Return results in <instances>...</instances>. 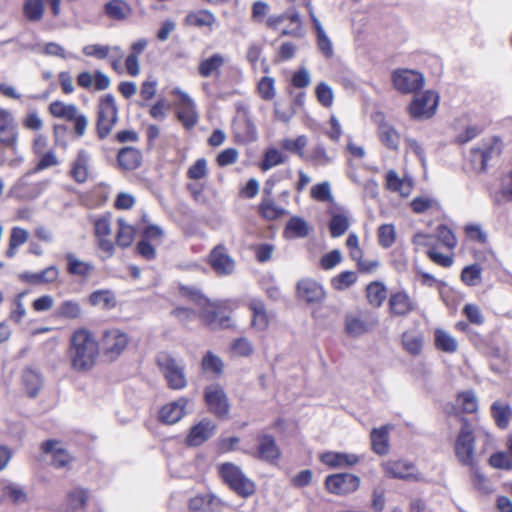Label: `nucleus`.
I'll return each instance as SVG.
<instances>
[{
    "label": "nucleus",
    "instance_id": "nucleus-1",
    "mask_svg": "<svg viewBox=\"0 0 512 512\" xmlns=\"http://www.w3.org/2000/svg\"><path fill=\"white\" fill-rule=\"evenodd\" d=\"M99 354V344L87 329L76 330L70 339L69 359L73 370L85 372L90 370Z\"/></svg>",
    "mask_w": 512,
    "mask_h": 512
},
{
    "label": "nucleus",
    "instance_id": "nucleus-2",
    "mask_svg": "<svg viewBox=\"0 0 512 512\" xmlns=\"http://www.w3.org/2000/svg\"><path fill=\"white\" fill-rule=\"evenodd\" d=\"M156 363L170 389L183 390L187 387L188 381L185 373V364L182 359L163 351L157 355Z\"/></svg>",
    "mask_w": 512,
    "mask_h": 512
},
{
    "label": "nucleus",
    "instance_id": "nucleus-3",
    "mask_svg": "<svg viewBox=\"0 0 512 512\" xmlns=\"http://www.w3.org/2000/svg\"><path fill=\"white\" fill-rule=\"evenodd\" d=\"M461 421L462 427L454 445L456 458L461 465L469 467L476 477L483 479L476 468L473 429L467 419L461 418Z\"/></svg>",
    "mask_w": 512,
    "mask_h": 512
},
{
    "label": "nucleus",
    "instance_id": "nucleus-4",
    "mask_svg": "<svg viewBox=\"0 0 512 512\" xmlns=\"http://www.w3.org/2000/svg\"><path fill=\"white\" fill-rule=\"evenodd\" d=\"M378 324V315L369 311L349 312L344 317V331L352 338H359L373 331Z\"/></svg>",
    "mask_w": 512,
    "mask_h": 512
},
{
    "label": "nucleus",
    "instance_id": "nucleus-5",
    "mask_svg": "<svg viewBox=\"0 0 512 512\" xmlns=\"http://www.w3.org/2000/svg\"><path fill=\"white\" fill-rule=\"evenodd\" d=\"M219 474L223 481L238 495L246 498L254 494V482L247 478L238 466L232 463H224L219 467Z\"/></svg>",
    "mask_w": 512,
    "mask_h": 512
},
{
    "label": "nucleus",
    "instance_id": "nucleus-6",
    "mask_svg": "<svg viewBox=\"0 0 512 512\" xmlns=\"http://www.w3.org/2000/svg\"><path fill=\"white\" fill-rule=\"evenodd\" d=\"M118 121V108L112 94L101 97L97 113V135L105 139Z\"/></svg>",
    "mask_w": 512,
    "mask_h": 512
},
{
    "label": "nucleus",
    "instance_id": "nucleus-7",
    "mask_svg": "<svg viewBox=\"0 0 512 512\" xmlns=\"http://www.w3.org/2000/svg\"><path fill=\"white\" fill-rule=\"evenodd\" d=\"M49 112L55 118L64 119L74 123V132L78 137L84 136L87 126V117L80 113L76 105L54 101L49 105Z\"/></svg>",
    "mask_w": 512,
    "mask_h": 512
},
{
    "label": "nucleus",
    "instance_id": "nucleus-8",
    "mask_svg": "<svg viewBox=\"0 0 512 512\" xmlns=\"http://www.w3.org/2000/svg\"><path fill=\"white\" fill-rule=\"evenodd\" d=\"M500 154L501 142L498 138L493 137L472 148L469 160L475 171L482 172L486 169L489 161L499 157Z\"/></svg>",
    "mask_w": 512,
    "mask_h": 512
},
{
    "label": "nucleus",
    "instance_id": "nucleus-9",
    "mask_svg": "<svg viewBox=\"0 0 512 512\" xmlns=\"http://www.w3.org/2000/svg\"><path fill=\"white\" fill-rule=\"evenodd\" d=\"M438 100V95L431 90L416 95L408 107L411 117L415 119L430 118L436 111Z\"/></svg>",
    "mask_w": 512,
    "mask_h": 512
},
{
    "label": "nucleus",
    "instance_id": "nucleus-10",
    "mask_svg": "<svg viewBox=\"0 0 512 512\" xmlns=\"http://www.w3.org/2000/svg\"><path fill=\"white\" fill-rule=\"evenodd\" d=\"M296 297L308 305L321 304L326 298V292L316 280L303 278L297 282Z\"/></svg>",
    "mask_w": 512,
    "mask_h": 512
},
{
    "label": "nucleus",
    "instance_id": "nucleus-11",
    "mask_svg": "<svg viewBox=\"0 0 512 512\" xmlns=\"http://www.w3.org/2000/svg\"><path fill=\"white\" fill-rule=\"evenodd\" d=\"M392 82L396 90L401 93H413L424 84L422 74L409 69H397L392 74Z\"/></svg>",
    "mask_w": 512,
    "mask_h": 512
},
{
    "label": "nucleus",
    "instance_id": "nucleus-12",
    "mask_svg": "<svg viewBox=\"0 0 512 512\" xmlns=\"http://www.w3.org/2000/svg\"><path fill=\"white\" fill-rule=\"evenodd\" d=\"M172 94L178 97L177 117L183 126L187 129L193 128L197 121L198 115L194 101L191 97L180 88H175Z\"/></svg>",
    "mask_w": 512,
    "mask_h": 512
},
{
    "label": "nucleus",
    "instance_id": "nucleus-13",
    "mask_svg": "<svg viewBox=\"0 0 512 512\" xmlns=\"http://www.w3.org/2000/svg\"><path fill=\"white\" fill-rule=\"evenodd\" d=\"M205 401L209 410L218 418H225L229 412V403L224 389L218 384L205 388Z\"/></svg>",
    "mask_w": 512,
    "mask_h": 512
},
{
    "label": "nucleus",
    "instance_id": "nucleus-14",
    "mask_svg": "<svg viewBox=\"0 0 512 512\" xmlns=\"http://www.w3.org/2000/svg\"><path fill=\"white\" fill-rule=\"evenodd\" d=\"M18 128L12 114L0 108V144L13 151L17 148Z\"/></svg>",
    "mask_w": 512,
    "mask_h": 512
},
{
    "label": "nucleus",
    "instance_id": "nucleus-15",
    "mask_svg": "<svg viewBox=\"0 0 512 512\" xmlns=\"http://www.w3.org/2000/svg\"><path fill=\"white\" fill-rule=\"evenodd\" d=\"M329 492L342 495L356 491L360 485L358 476L349 473L330 475L325 480Z\"/></svg>",
    "mask_w": 512,
    "mask_h": 512
},
{
    "label": "nucleus",
    "instance_id": "nucleus-16",
    "mask_svg": "<svg viewBox=\"0 0 512 512\" xmlns=\"http://www.w3.org/2000/svg\"><path fill=\"white\" fill-rule=\"evenodd\" d=\"M208 263L218 275H231L235 270V261L224 245H217L211 250Z\"/></svg>",
    "mask_w": 512,
    "mask_h": 512
},
{
    "label": "nucleus",
    "instance_id": "nucleus-17",
    "mask_svg": "<svg viewBox=\"0 0 512 512\" xmlns=\"http://www.w3.org/2000/svg\"><path fill=\"white\" fill-rule=\"evenodd\" d=\"M33 173L32 171L27 172L12 186L10 193L13 197L22 200H33L42 193L45 184L42 182H31L29 178Z\"/></svg>",
    "mask_w": 512,
    "mask_h": 512
},
{
    "label": "nucleus",
    "instance_id": "nucleus-18",
    "mask_svg": "<svg viewBox=\"0 0 512 512\" xmlns=\"http://www.w3.org/2000/svg\"><path fill=\"white\" fill-rule=\"evenodd\" d=\"M128 337L118 329L105 331L102 337V349L104 354L114 359L118 357L126 348Z\"/></svg>",
    "mask_w": 512,
    "mask_h": 512
},
{
    "label": "nucleus",
    "instance_id": "nucleus-19",
    "mask_svg": "<svg viewBox=\"0 0 512 512\" xmlns=\"http://www.w3.org/2000/svg\"><path fill=\"white\" fill-rule=\"evenodd\" d=\"M373 119L378 126V136L382 144L390 150H397L400 136L396 129L386 121L385 116L381 112L375 113Z\"/></svg>",
    "mask_w": 512,
    "mask_h": 512
},
{
    "label": "nucleus",
    "instance_id": "nucleus-20",
    "mask_svg": "<svg viewBox=\"0 0 512 512\" xmlns=\"http://www.w3.org/2000/svg\"><path fill=\"white\" fill-rule=\"evenodd\" d=\"M216 428V424L211 420L207 418L202 419L190 428L186 437V444L192 447L200 446L214 435Z\"/></svg>",
    "mask_w": 512,
    "mask_h": 512
},
{
    "label": "nucleus",
    "instance_id": "nucleus-21",
    "mask_svg": "<svg viewBox=\"0 0 512 512\" xmlns=\"http://www.w3.org/2000/svg\"><path fill=\"white\" fill-rule=\"evenodd\" d=\"M21 383L27 396L35 398L44 386V377L38 369L27 366L22 370Z\"/></svg>",
    "mask_w": 512,
    "mask_h": 512
},
{
    "label": "nucleus",
    "instance_id": "nucleus-22",
    "mask_svg": "<svg viewBox=\"0 0 512 512\" xmlns=\"http://www.w3.org/2000/svg\"><path fill=\"white\" fill-rule=\"evenodd\" d=\"M330 215L329 230L333 238L344 235L350 227V219L347 212L336 204L328 210Z\"/></svg>",
    "mask_w": 512,
    "mask_h": 512
},
{
    "label": "nucleus",
    "instance_id": "nucleus-23",
    "mask_svg": "<svg viewBox=\"0 0 512 512\" xmlns=\"http://www.w3.org/2000/svg\"><path fill=\"white\" fill-rule=\"evenodd\" d=\"M91 155L88 151L80 149L71 163L70 176L77 183H85L89 178Z\"/></svg>",
    "mask_w": 512,
    "mask_h": 512
},
{
    "label": "nucleus",
    "instance_id": "nucleus-24",
    "mask_svg": "<svg viewBox=\"0 0 512 512\" xmlns=\"http://www.w3.org/2000/svg\"><path fill=\"white\" fill-rule=\"evenodd\" d=\"M189 400L185 397L170 402L162 407L160 410V419L166 424H175L180 421L186 412V406Z\"/></svg>",
    "mask_w": 512,
    "mask_h": 512
},
{
    "label": "nucleus",
    "instance_id": "nucleus-25",
    "mask_svg": "<svg viewBox=\"0 0 512 512\" xmlns=\"http://www.w3.org/2000/svg\"><path fill=\"white\" fill-rule=\"evenodd\" d=\"M59 275L58 267L51 265L39 272H24L20 275V279L33 285L52 284L58 280Z\"/></svg>",
    "mask_w": 512,
    "mask_h": 512
},
{
    "label": "nucleus",
    "instance_id": "nucleus-26",
    "mask_svg": "<svg viewBox=\"0 0 512 512\" xmlns=\"http://www.w3.org/2000/svg\"><path fill=\"white\" fill-rule=\"evenodd\" d=\"M305 6L308 9L310 18L312 20V23H313L314 28L317 33L318 47L326 58H331L334 54L332 42L330 41L329 37L327 36L326 32L324 31L320 20L316 17L311 2L307 1L305 3Z\"/></svg>",
    "mask_w": 512,
    "mask_h": 512
},
{
    "label": "nucleus",
    "instance_id": "nucleus-27",
    "mask_svg": "<svg viewBox=\"0 0 512 512\" xmlns=\"http://www.w3.org/2000/svg\"><path fill=\"white\" fill-rule=\"evenodd\" d=\"M222 506V500L211 493L197 495L189 501V508L195 512H220Z\"/></svg>",
    "mask_w": 512,
    "mask_h": 512
},
{
    "label": "nucleus",
    "instance_id": "nucleus-28",
    "mask_svg": "<svg viewBox=\"0 0 512 512\" xmlns=\"http://www.w3.org/2000/svg\"><path fill=\"white\" fill-rule=\"evenodd\" d=\"M385 473L392 477L403 480L417 479L413 463L404 460L388 461L383 465Z\"/></svg>",
    "mask_w": 512,
    "mask_h": 512
},
{
    "label": "nucleus",
    "instance_id": "nucleus-29",
    "mask_svg": "<svg viewBox=\"0 0 512 512\" xmlns=\"http://www.w3.org/2000/svg\"><path fill=\"white\" fill-rule=\"evenodd\" d=\"M227 58L220 54L214 53L211 56L202 59L198 65V73L201 77L209 78L219 76L220 70L226 63Z\"/></svg>",
    "mask_w": 512,
    "mask_h": 512
},
{
    "label": "nucleus",
    "instance_id": "nucleus-30",
    "mask_svg": "<svg viewBox=\"0 0 512 512\" xmlns=\"http://www.w3.org/2000/svg\"><path fill=\"white\" fill-rule=\"evenodd\" d=\"M0 487L3 498L13 504L21 505L28 501V495L21 485L9 480H2Z\"/></svg>",
    "mask_w": 512,
    "mask_h": 512
},
{
    "label": "nucleus",
    "instance_id": "nucleus-31",
    "mask_svg": "<svg viewBox=\"0 0 512 512\" xmlns=\"http://www.w3.org/2000/svg\"><path fill=\"white\" fill-rule=\"evenodd\" d=\"M65 259L67 262V272L70 275L87 279L94 270L91 263L82 261L72 252L66 253Z\"/></svg>",
    "mask_w": 512,
    "mask_h": 512
},
{
    "label": "nucleus",
    "instance_id": "nucleus-32",
    "mask_svg": "<svg viewBox=\"0 0 512 512\" xmlns=\"http://www.w3.org/2000/svg\"><path fill=\"white\" fill-rule=\"evenodd\" d=\"M321 461L331 467H349L356 465L360 458L352 453L327 452L321 455Z\"/></svg>",
    "mask_w": 512,
    "mask_h": 512
},
{
    "label": "nucleus",
    "instance_id": "nucleus-33",
    "mask_svg": "<svg viewBox=\"0 0 512 512\" xmlns=\"http://www.w3.org/2000/svg\"><path fill=\"white\" fill-rule=\"evenodd\" d=\"M280 457V450L275 442L274 437L263 435L259 439L258 458L274 463Z\"/></svg>",
    "mask_w": 512,
    "mask_h": 512
},
{
    "label": "nucleus",
    "instance_id": "nucleus-34",
    "mask_svg": "<svg viewBox=\"0 0 512 512\" xmlns=\"http://www.w3.org/2000/svg\"><path fill=\"white\" fill-rule=\"evenodd\" d=\"M117 161L122 169L128 171L135 170L141 164L142 154L134 147H124L119 150Z\"/></svg>",
    "mask_w": 512,
    "mask_h": 512
},
{
    "label": "nucleus",
    "instance_id": "nucleus-35",
    "mask_svg": "<svg viewBox=\"0 0 512 512\" xmlns=\"http://www.w3.org/2000/svg\"><path fill=\"white\" fill-rule=\"evenodd\" d=\"M58 442L55 440H47L42 444V450L45 453L52 454V465L57 468H66L71 462L70 455L66 450L57 447Z\"/></svg>",
    "mask_w": 512,
    "mask_h": 512
},
{
    "label": "nucleus",
    "instance_id": "nucleus-36",
    "mask_svg": "<svg viewBox=\"0 0 512 512\" xmlns=\"http://www.w3.org/2000/svg\"><path fill=\"white\" fill-rule=\"evenodd\" d=\"M389 307L391 312L397 316H405L415 310V304L410 297L403 292L391 295L389 299Z\"/></svg>",
    "mask_w": 512,
    "mask_h": 512
},
{
    "label": "nucleus",
    "instance_id": "nucleus-37",
    "mask_svg": "<svg viewBox=\"0 0 512 512\" xmlns=\"http://www.w3.org/2000/svg\"><path fill=\"white\" fill-rule=\"evenodd\" d=\"M249 307L252 311L251 326L258 331L266 330L269 326L270 319L263 302L253 300L250 302Z\"/></svg>",
    "mask_w": 512,
    "mask_h": 512
},
{
    "label": "nucleus",
    "instance_id": "nucleus-38",
    "mask_svg": "<svg viewBox=\"0 0 512 512\" xmlns=\"http://www.w3.org/2000/svg\"><path fill=\"white\" fill-rule=\"evenodd\" d=\"M389 428V425H385L371 431L372 450L379 455H385L389 451Z\"/></svg>",
    "mask_w": 512,
    "mask_h": 512
},
{
    "label": "nucleus",
    "instance_id": "nucleus-39",
    "mask_svg": "<svg viewBox=\"0 0 512 512\" xmlns=\"http://www.w3.org/2000/svg\"><path fill=\"white\" fill-rule=\"evenodd\" d=\"M105 13L113 20L123 21L131 16L132 8L123 0H111L105 5Z\"/></svg>",
    "mask_w": 512,
    "mask_h": 512
},
{
    "label": "nucleus",
    "instance_id": "nucleus-40",
    "mask_svg": "<svg viewBox=\"0 0 512 512\" xmlns=\"http://www.w3.org/2000/svg\"><path fill=\"white\" fill-rule=\"evenodd\" d=\"M434 344L435 347L446 353H454L458 349L456 339L447 331L436 328L434 331Z\"/></svg>",
    "mask_w": 512,
    "mask_h": 512
},
{
    "label": "nucleus",
    "instance_id": "nucleus-41",
    "mask_svg": "<svg viewBox=\"0 0 512 512\" xmlns=\"http://www.w3.org/2000/svg\"><path fill=\"white\" fill-rule=\"evenodd\" d=\"M45 13L44 0H25L23 5V14L29 22H40Z\"/></svg>",
    "mask_w": 512,
    "mask_h": 512
},
{
    "label": "nucleus",
    "instance_id": "nucleus-42",
    "mask_svg": "<svg viewBox=\"0 0 512 512\" xmlns=\"http://www.w3.org/2000/svg\"><path fill=\"white\" fill-rule=\"evenodd\" d=\"M259 214L266 220L272 221L286 214V210L277 206L271 197H263L258 206Z\"/></svg>",
    "mask_w": 512,
    "mask_h": 512
},
{
    "label": "nucleus",
    "instance_id": "nucleus-43",
    "mask_svg": "<svg viewBox=\"0 0 512 512\" xmlns=\"http://www.w3.org/2000/svg\"><path fill=\"white\" fill-rule=\"evenodd\" d=\"M89 302L93 306L102 309H112L116 306V298L110 290H96L89 296Z\"/></svg>",
    "mask_w": 512,
    "mask_h": 512
},
{
    "label": "nucleus",
    "instance_id": "nucleus-44",
    "mask_svg": "<svg viewBox=\"0 0 512 512\" xmlns=\"http://www.w3.org/2000/svg\"><path fill=\"white\" fill-rule=\"evenodd\" d=\"M29 232L21 227H14L11 231L9 239V247L6 251V256L13 258L16 255L17 248L27 242Z\"/></svg>",
    "mask_w": 512,
    "mask_h": 512
},
{
    "label": "nucleus",
    "instance_id": "nucleus-45",
    "mask_svg": "<svg viewBox=\"0 0 512 512\" xmlns=\"http://www.w3.org/2000/svg\"><path fill=\"white\" fill-rule=\"evenodd\" d=\"M89 499V491L84 488H75L67 494V506L71 511L84 509Z\"/></svg>",
    "mask_w": 512,
    "mask_h": 512
},
{
    "label": "nucleus",
    "instance_id": "nucleus-46",
    "mask_svg": "<svg viewBox=\"0 0 512 512\" xmlns=\"http://www.w3.org/2000/svg\"><path fill=\"white\" fill-rule=\"evenodd\" d=\"M366 297L369 304L380 307L387 297L386 287L380 282H371L366 288Z\"/></svg>",
    "mask_w": 512,
    "mask_h": 512
},
{
    "label": "nucleus",
    "instance_id": "nucleus-47",
    "mask_svg": "<svg viewBox=\"0 0 512 512\" xmlns=\"http://www.w3.org/2000/svg\"><path fill=\"white\" fill-rule=\"evenodd\" d=\"M492 415L498 427L505 429L512 416V410L509 405L496 401L491 406Z\"/></svg>",
    "mask_w": 512,
    "mask_h": 512
},
{
    "label": "nucleus",
    "instance_id": "nucleus-48",
    "mask_svg": "<svg viewBox=\"0 0 512 512\" xmlns=\"http://www.w3.org/2000/svg\"><path fill=\"white\" fill-rule=\"evenodd\" d=\"M207 304V306H209ZM203 309L200 312V318L212 329L216 328H227L230 326V317H221L218 319L217 314L214 310L208 309L205 306H201Z\"/></svg>",
    "mask_w": 512,
    "mask_h": 512
},
{
    "label": "nucleus",
    "instance_id": "nucleus-49",
    "mask_svg": "<svg viewBox=\"0 0 512 512\" xmlns=\"http://www.w3.org/2000/svg\"><path fill=\"white\" fill-rule=\"evenodd\" d=\"M404 349L411 355H419L423 347V336L420 333L404 332L402 335Z\"/></svg>",
    "mask_w": 512,
    "mask_h": 512
},
{
    "label": "nucleus",
    "instance_id": "nucleus-50",
    "mask_svg": "<svg viewBox=\"0 0 512 512\" xmlns=\"http://www.w3.org/2000/svg\"><path fill=\"white\" fill-rule=\"evenodd\" d=\"M308 139L305 135H300L296 139L284 138L281 140V148L298 155L300 158H305V148L307 146Z\"/></svg>",
    "mask_w": 512,
    "mask_h": 512
},
{
    "label": "nucleus",
    "instance_id": "nucleus-51",
    "mask_svg": "<svg viewBox=\"0 0 512 512\" xmlns=\"http://www.w3.org/2000/svg\"><path fill=\"white\" fill-rule=\"evenodd\" d=\"M304 160L311 162L314 166H326L332 162L333 157L330 156L324 145L319 143L314 146Z\"/></svg>",
    "mask_w": 512,
    "mask_h": 512
},
{
    "label": "nucleus",
    "instance_id": "nucleus-52",
    "mask_svg": "<svg viewBox=\"0 0 512 512\" xmlns=\"http://www.w3.org/2000/svg\"><path fill=\"white\" fill-rule=\"evenodd\" d=\"M118 225L119 230L117 232L116 242L120 247L126 248L131 245L134 239L135 229L122 218L118 219Z\"/></svg>",
    "mask_w": 512,
    "mask_h": 512
},
{
    "label": "nucleus",
    "instance_id": "nucleus-53",
    "mask_svg": "<svg viewBox=\"0 0 512 512\" xmlns=\"http://www.w3.org/2000/svg\"><path fill=\"white\" fill-rule=\"evenodd\" d=\"M187 21L198 27H211L216 22L215 15L208 10H200L197 12H191L187 15Z\"/></svg>",
    "mask_w": 512,
    "mask_h": 512
},
{
    "label": "nucleus",
    "instance_id": "nucleus-54",
    "mask_svg": "<svg viewBox=\"0 0 512 512\" xmlns=\"http://www.w3.org/2000/svg\"><path fill=\"white\" fill-rule=\"evenodd\" d=\"M386 181L389 190L399 192L402 196H408L410 194V185L401 179L396 171H388Z\"/></svg>",
    "mask_w": 512,
    "mask_h": 512
},
{
    "label": "nucleus",
    "instance_id": "nucleus-55",
    "mask_svg": "<svg viewBox=\"0 0 512 512\" xmlns=\"http://www.w3.org/2000/svg\"><path fill=\"white\" fill-rule=\"evenodd\" d=\"M81 312L80 304L77 301L66 300L57 307L56 316L67 319H77L80 317Z\"/></svg>",
    "mask_w": 512,
    "mask_h": 512
},
{
    "label": "nucleus",
    "instance_id": "nucleus-56",
    "mask_svg": "<svg viewBox=\"0 0 512 512\" xmlns=\"http://www.w3.org/2000/svg\"><path fill=\"white\" fill-rule=\"evenodd\" d=\"M286 232L294 237L304 238L309 234V226L303 218L293 216L286 224Z\"/></svg>",
    "mask_w": 512,
    "mask_h": 512
},
{
    "label": "nucleus",
    "instance_id": "nucleus-57",
    "mask_svg": "<svg viewBox=\"0 0 512 512\" xmlns=\"http://www.w3.org/2000/svg\"><path fill=\"white\" fill-rule=\"evenodd\" d=\"M286 161L287 156L283 155L276 148H269L264 154V158L261 163V169L263 171H267L277 165L285 163Z\"/></svg>",
    "mask_w": 512,
    "mask_h": 512
},
{
    "label": "nucleus",
    "instance_id": "nucleus-58",
    "mask_svg": "<svg viewBox=\"0 0 512 512\" xmlns=\"http://www.w3.org/2000/svg\"><path fill=\"white\" fill-rule=\"evenodd\" d=\"M357 281L354 271H344L331 279V286L338 291L351 287Z\"/></svg>",
    "mask_w": 512,
    "mask_h": 512
},
{
    "label": "nucleus",
    "instance_id": "nucleus-59",
    "mask_svg": "<svg viewBox=\"0 0 512 512\" xmlns=\"http://www.w3.org/2000/svg\"><path fill=\"white\" fill-rule=\"evenodd\" d=\"M482 268L478 264H472L463 268L461 272L462 281L469 286H476L481 283Z\"/></svg>",
    "mask_w": 512,
    "mask_h": 512
},
{
    "label": "nucleus",
    "instance_id": "nucleus-60",
    "mask_svg": "<svg viewBox=\"0 0 512 512\" xmlns=\"http://www.w3.org/2000/svg\"><path fill=\"white\" fill-rule=\"evenodd\" d=\"M311 197L319 202H334V198L331 193V186L328 181L315 184L311 188Z\"/></svg>",
    "mask_w": 512,
    "mask_h": 512
},
{
    "label": "nucleus",
    "instance_id": "nucleus-61",
    "mask_svg": "<svg viewBox=\"0 0 512 512\" xmlns=\"http://www.w3.org/2000/svg\"><path fill=\"white\" fill-rule=\"evenodd\" d=\"M201 365L204 371L212 372L217 375L222 373L224 367L221 358L210 351L203 357Z\"/></svg>",
    "mask_w": 512,
    "mask_h": 512
},
{
    "label": "nucleus",
    "instance_id": "nucleus-62",
    "mask_svg": "<svg viewBox=\"0 0 512 512\" xmlns=\"http://www.w3.org/2000/svg\"><path fill=\"white\" fill-rule=\"evenodd\" d=\"M489 463L497 469H512V453L508 447V452H498L490 456Z\"/></svg>",
    "mask_w": 512,
    "mask_h": 512
},
{
    "label": "nucleus",
    "instance_id": "nucleus-63",
    "mask_svg": "<svg viewBox=\"0 0 512 512\" xmlns=\"http://www.w3.org/2000/svg\"><path fill=\"white\" fill-rule=\"evenodd\" d=\"M258 92L263 100H272L276 95L275 80L265 76L261 78L257 86Z\"/></svg>",
    "mask_w": 512,
    "mask_h": 512
},
{
    "label": "nucleus",
    "instance_id": "nucleus-64",
    "mask_svg": "<svg viewBox=\"0 0 512 512\" xmlns=\"http://www.w3.org/2000/svg\"><path fill=\"white\" fill-rule=\"evenodd\" d=\"M316 97L318 102L324 107H330L334 101V93L332 88L325 82H321L317 85Z\"/></svg>",
    "mask_w": 512,
    "mask_h": 512
}]
</instances>
